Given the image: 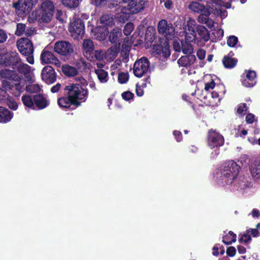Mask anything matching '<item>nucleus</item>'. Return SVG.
Here are the masks:
<instances>
[{
    "label": "nucleus",
    "instance_id": "nucleus-29",
    "mask_svg": "<svg viewBox=\"0 0 260 260\" xmlns=\"http://www.w3.org/2000/svg\"><path fill=\"white\" fill-rule=\"evenodd\" d=\"M198 35L205 42L209 40L210 38L209 34L207 29L204 26L199 25L197 27Z\"/></svg>",
    "mask_w": 260,
    "mask_h": 260
},
{
    "label": "nucleus",
    "instance_id": "nucleus-39",
    "mask_svg": "<svg viewBox=\"0 0 260 260\" xmlns=\"http://www.w3.org/2000/svg\"><path fill=\"white\" fill-rule=\"evenodd\" d=\"M210 14V12L208 9L205 10V11L201 13L199 16L198 22L200 23L204 24Z\"/></svg>",
    "mask_w": 260,
    "mask_h": 260
},
{
    "label": "nucleus",
    "instance_id": "nucleus-56",
    "mask_svg": "<svg viewBox=\"0 0 260 260\" xmlns=\"http://www.w3.org/2000/svg\"><path fill=\"white\" fill-rule=\"evenodd\" d=\"M236 250L233 246L229 247L226 250V253L230 256H233L235 255Z\"/></svg>",
    "mask_w": 260,
    "mask_h": 260
},
{
    "label": "nucleus",
    "instance_id": "nucleus-62",
    "mask_svg": "<svg viewBox=\"0 0 260 260\" xmlns=\"http://www.w3.org/2000/svg\"><path fill=\"white\" fill-rule=\"evenodd\" d=\"M34 32L35 28L34 27H30L26 28L24 34L26 36H31L34 34Z\"/></svg>",
    "mask_w": 260,
    "mask_h": 260
},
{
    "label": "nucleus",
    "instance_id": "nucleus-38",
    "mask_svg": "<svg viewBox=\"0 0 260 260\" xmlns=\"http://www.w3.org/2000/svg\"><path fill=\"white\" fill-rule=\"evenodd\" d=\"M62 4L70 8H76L79 4V0H61Z\"/></svg>",
    "mask_w": 260,
    "mask_h": 260
},
{
    "label": "nucleus",
    "instance_id": "nucleus-58",
    "mask_svg": "<svg viewBox=\"0 0 260 260\" xmlns=\"http://www.w3.org/2000/svg\"><path fill=\"white\" fill-rule=\"evenodd\" d=\"M121 65V61L119 59H117L115 60L114 63L111 66V68L113 70L118 69Z\"/></svg>",
    "mask_w": 260,
    "mask_h": 260
},
{
    "label": "nucleus",
    "instance_id": "nucleus-20",
    "mask_svg": "<svg viewBox=\"0 0 260 260\" xmlns=\"http://www.w3.org/2000/svg\"><path fill=\"white\" fill-rule=\"evenodd\" d=\"M109 32L107 28L105 27H100L96 29L94 34L95 38L99 41L104 40Z\"/></svg>",
    "mask_w": 260,
    "mask_h": 260
},
{
    "label": "nucleus",
    "instance_id": "nucleus-30",
    "mask_svg": "<svg viewBox=\"0 0 260 260\" xmlns=\"http://www.w3.org/2000/svg\"><path fill=\"white\" fill-rule=\"evenodd\" d=\"M9 60L13 66V69L16 67L21 62V59L18 53L16 52H12L9 56Z\"/></svg>",
    "mask_w": 260,
    "mask_h": 260
},
{
    "label": "nucleus",
    "instance_id": "nucleus-57",
    "mask_svg": "<svg viewBox=\"0 0 260 260\" xmlns=\"http://www.w3.org/2000/svg\"><path fill=\"white\" fill-rule=\"evenodd\" d=\"M8 105L10 109H13L14 110H16L18 107V105L16 102L11 100H10L8 101Z\"/></svg>",
    "mask_w": 260,
    "mask_h": 260
},
{
    "label": "nucleus",
    "instance_id": "nucleus-55",
    "mask_svg": "<svg viewBox=\"0 0 260 260\" xmlns=\"http://www.w3.org/2000/svg\"><path fill=\"white\" fill-rule=\"evenodd\" d=\"M248 79H249L245 78L242 81L243 85L247 87L253 86L256 82H252V81H250Z\"/></svg>",
    "mask_w": 260,
    "mask_h": 260
},
{
    "label": "nucleus",
    "instance_id": "nucleus-35",
    "mask_svg": "<svg viewBox=\"0 0 260 260\" xmlns=\"http://www.w3.org/2000/svg\"><path fill=\"white\" fill-rule=\"evenodd\" d=\"M21 100L23 104L27 107L31 108L34 105V99L32 100V98L29 95H23L21 98Z\"/></svg>",
    "mask_w": 260,
    "mask_h": 260
},
{
    "label": "nucleus",
    "instance_id": "nucleus-14",
    "mask_svg": "<svg viewBox=\"0 0 260 260\" xmlns=\"http://www.w3.org/2000/svg\"><path fill=\"white\" fill-rule=\"evenodd\" d=\"M196 61L194 55H188L181 56L177 61L179 67H188L192 65Z\"/></svg>",
    "mask_w": 260,
    "mask_h": 260
},
{
    "label": "nucleus",
    "instance_id": "nucleus-64",
    "mask_svg": "<svg viewBox=\"0 0 260 260\" xmlns=\"http://www.w3.org/2000/svg\"><path fill=\"white\" fill-rule=\"evenodd\" d=\"M121 56L122 58L123 61L127 62L128 60V52H125L124 50H122L121 53Z\"/></svg>",
    "mask_w": 260,
    "mask_h": 260
},
{
    "label": "nucleus",
    "instance_id": "nucleus-12",
    "mask_svg": "<svg viewBox=\"0 0 260 260\" xmlns=\"http://www.w3.org/2000/svg\"><path fill=\"white\" fill-rule=\"evenodd\" d=\"M43 80L47 84H51L56 80V76L53 68L50 66H45L42 70Z\"/></svg>",
    "mask_w": 260,
    "mask_h": 260
},
{
    "label": "nucleus",
    "instance_id": "nucleus-47",
    "mask_svg": "<svg viewBox=\"0 0 260 260\" xmlns=\"http://www.w3.org/2000/svg\"><path fill=\"white\" fill-rule=\"evenodd\" d=\"M134 24L132 23H127L124 28L123 33L125 36L129 35L134 30Z\"/></svg>",
    "mask_w": 260,
    "mask_h": 260
},
{
    "label": "nucleus",
    "instance_id": "nucleus-51",
    "mask_svg": "<svg viewBox=\"0 0 260 260\" xmlns=\"http://www.w3.org/2000/svg\"><path fill=\"white\" fill-rule=\"evenodd\" d=\"M247 110L246 104H241L237 108V113L240 115H243Z\"/></svg>",
    "mask_w": 260,
    "mask_h": 260
},
{
    "label": "nucleus",
    "instance_id": "nucleus-43",
    "mask_svg": "<svg viewBox=\"0 0 260 260\" xmlns=\"http://www.w3.org/2000/svg\"><path fill=\"white\" fill-rule=\"evenodd\" d=\"M14 69H17L20 73L23 74H26L29 71V67L27 64L23 63L22 62Z\"/></svg>",
    "mask_w": 260,
    "mask_h": 260
},
{
    "label": "nucleus",
    "instance_id": "nucleus-48",
    "mask_svg": "<svg viewBox=\"0 0 260 260\" xmlns=\"http://www.w3.org/2000/svg\"><path fill=\"white\" fill-rule=\"evenodd\" d=\"M183 42L181 40H176L173 43V48L175 51L180 52L182 51Z\"/></svg>",
    "mask_w": 260,
    "mask_h": 260
},
{
    "label": "nucleus",
    "instance_id": "nucleus-15",
    "mask_svg": "<svg viewBox=\"0 0 260 260\" xmlns=\"http://www.w3.org/2000/svg\"><path fill=\"white\" fill-rule=\"evenodd\" d=\"M119 46L120 43H118V46L111 47L107 51H105V59L108 61H113L118 54Z\"/></svg>",
    "mask_w": 260,
    "mask_h": 260
},
{
    "label": "nucleus",
    "instance_id": "nucleus-2",
    "mask_svg": "<svg viewBox=\"0 0 260 260\" xmlns=\"http://www.w3.org/2000/svg\"><path fill=\"white\" fill-rule=\"evenodd\" d=\"M225 165L223 167V170L221 171L220 184L222 185L234 184L241 189H244L247 185L243 181L242 177L237 178L240 167L237 164H223Z\"/></svg>",
    "mask_w": 260,
    "mask_h": 260
},
{
    "label": "nucleus",
    "instance_id": "nucleus-36",
    "mask_svg": "<svg viewBox=\"0 0 260 260\" xmlns=\"http://www.w3.org/2000/svg\"><path fill=\"white\" fill-rule=\"evenodd\" d=\"M182 51L184 54L188 55H192L193 49L192 45L187 42H183Z\"/></svg>",
    "mask_w": 260,
    "mask_h": 260
},
{
    "label": "nucleus",
    "instance_id": "nucleus-9",
    "mask_svg": "<svg viewBox=\"0 0 260 260\" xmlns=\"http://www.w3.org/2000/svg\"><path fill=\"white\" fill-rule=\"evenodd\" d=\"M149 68V62L145 57L137 60L134 65V74L137 77H141L146 73Z\"/></svg>",
    "mask_w": 260,
    "mask_h": 260
},
{
    "label": "nucleus",
    "instance_id": "nucleus-27",
    "mask_svg": "<svg viewBox=\"0 0 260 260\" xmlns=\"http://www.w3.org/2000/svg\"><path fill=\"white\" fill-rule=\"evenodd\" d=\"M54 10V6L50 1H45L41 4L40 11L53 14Z\"/></svg>",
    "mask_w": 260,
    "mask_h": 260
},
{
    "label": "nucleus",
    "instance_id": "nucleus-54",
    "mask_svg": "<svg viewBox=\"0 0 260 260\" xmlns=\"http://www.w3.org/2000/svg\"><path fill=\"white\" fill-rule=\"evenodd\" d=\"M7 33L3 29H0V43H4L7 39Z\"/></svg>",
    "mask_w": 260,
    "mask_h": 260
},
{
    "label": "nucleus",
    "instance_id": "nucleus-22",
    "mask_svg": "<svg viewBox=\"0 0 260 260\" xmlns=\"http://www.w3.org/2000/svg\"><path fill=\"white\" fill-rule=\"evenodd\" d=\"M61 70L65 75L69 77L75 76L78 74L77 69L75 67L68 64L63 65L61 67Z\"/></svg>",
    "mask_w": 260,
    "mask_h": 260
},
{
    "label": "nucleus",
    "instance_id": "nucleus-46",
    "mask_svg": "<svg viewBox=\"0 0 260 260\" xmlns=\"http://www.w3.org/2000/svg\"><path fill=\"white\" fill-rule=\"evenodd\" d=\"M26 89L30 92H38L40 91L41 88L38 84H31L26 86Z\"/></svg>",
    "mask_w": 260,
    "mask_h": 260
},
{
    "label": "nucleus",
    "instance_id": "nucleus-4",
    "mask_svg": "<svg viewBox=\"0 0 260 260\" xmlns=\"http://www.w3.org/2000/svg\"><path fill=\"white\" fill-rule=\"evenodd\" d=\"M64 90L76 105H79L78 100H85L88 95L87 89L80 86L79 83L70 84L66 86Z\"/></svg>",
    "mask_w": 260,
    "mask_h": 260
},
{
    "label": "nucleus",
    "instance_id": "nucleus-24",
    "mask_svg": "<svg viewBox=\"0 0 260 260\" xmlns=\"http://www.w3.org/2000/svg\"><path fill=\"white\" fill-rule=\"evenodd\" d=\"M12 118L11 112L7 109L0 107V120L2 122L9 121Z\"/></svg>",
    "mask_w": 260,
    "mask_h": 260
},
{
    "label": "nucleus",
    "instance_id": "nucleus-11",
    "mask_svg": "<svg viewBox=\"0 0 260 260\" xmlns=\"http://www.w3.org/2000/svg\"><path fill=\"white\" fill-rule=\"evenodd\" d=\"M13 6L15 9L16 13L20 17L27 15L32 7L29 0H18L13 3Z\"/></svg>",
    "mask_w": 260,
    "mask_h": 260
},
{
    "label": "nucleus",
    "instance_id": "nucleus-59",
    "mask_svg": "<svg viewBox=\"0 0 260 260\" xmlns=\"http://www.w3.org/2000/svg\"><path fill=\"white\" fill-rule=\"evenodd\" d=\"M215 85V84L213 80H212L211 82L205 84V90L206 91H208L210 89H212L214 87Z\"/></svg>",
    "mask_w": 260,
    "mask_h": 260
},
{
    "label": "nucleus",
    "instance_id": "nucleus-25",
    "mask_svg": "<svg viewBox=\"0 0 260 260\" xmlns=\"http://www.w3.org/2000/svg\"><path fill=\"white\" fill-rule=\"evenodd\" d=\"M58 104L60 107L64 108H68L72 105H76V104L74 103L73 100L70 98L69 95H68L67 97H63L59 99L58 100Z\"/></svg>",
    "mask_w": 260,
    "mask_h": 260
},
{
    "label": "nucleus",
    "instance_id": "nucleus-37",
    "mask_svg": "<svg viewBox=\"0 0 260 260\" xmlns=\"http://www.w3.org/2000/svg\"><path fill=\"white\" fill-rule=\"evenodd\" d=\"M74 64L77 68L78 70H84L87 67L86 62L83 58H80L76 60Z\"/></svg>",
    "mask_w": 260,
    "mask_h": 260
},
{
    "label": "nucleus",
    "instance_id": "nucleus-31",
    "mask_svg": "<svg viewBox=\"0 0 260 260\" xmlns=\"http://www.w3.org/2000/svg\"><path fill=\"white\" fill-rule=\"evenodd\" d=\"M236 240V235L232 231H230L229 234L223 237L222 242L226 244H231L232 242H235Z\"/></svg>",
    "mask_w": 260,
    "mask_h": 260
},
{
    "label": "nucleus",
    "instance_id": "nucleus-19",
    "mask_svg": "<svg viewBox=\"0 0 260 260\" xmlns=\"http://www.w3.org/2000/svg\"><path fill=\"white\" fill-rule=\"evenodd\" d=\"M34 101L39 109H44L49 105L47 99L41 94H37L34 96Z\"/></svg>",
    "mask_w": 260,
    "mask_h": 260
},
{
    "label": "nucleus",
    "instance_id": "nucleus-42",
    "mask_svg": "<svg viewBox=\"0 0 260 260\" xmlns=\"http://www.w3.org/2000/svg\"><path fill=\"white\" fill-rule=\"evenodd\" d=\"M196 38V32L195 31H186L185 35V42L187 43H191L195 41Z\"/></svg>",
    "mask_w": 260,
    "mask_h": 260
},
{
    "label": "nucleus",
    "instance_id": "nucleus-60",
    "mask_svg": "<svg viewBox=\"0 0 260 260\" xmlns=\"http://www.w3.org/2000/svg\"><path fill=\"white\" fill-rule=\"evenodd\" d=\"M197 56L200 59H203L206 55V52L203 49H199L197 53Z\"/></svg>",
    "mask_w": 260,
    "mask_h": 260
},
{
    "label": "nucleus",
    "instance_id": "nucleus-34",
    "mask_svg": "<svg viewBox=\"0 0 260 260\" xmlns=\"http://www.w3.org/2000/svg\"><path fill=\"white\" fill-rule=\"evenodd\" d=\"M101 23L106 25H112L113 24V18L111 15H103L100 19Z\"/></svg>",
    "mask_w": 260,
    "mask_h": 260
},
{
    "label": "nucleus",
    "instance_id": "nucleus-26",
    "mask_svg": "<svg viewBox=\"0 0 260 260\" xmlns=\"http://www.w3.org/2000/svg\"><path fill=\"white\" fill-rule=\"evenodd\" d=\"M221 5V2L220 0H209L207 3V8L210 13L217 11Z\"/></svg>",
    "mask_w": 260,
    "mask_h": 260
},
{
    "label": "nucleus",
    "instance_id": "nucleus-6",
    "mask_svg": "<svg viewBox=\"0 0 260 260\" xmlns=\"http://www.w3.org/2000/svg\"><path fill=\"white\" fill-rule=\"evenodd\" d=\"M69 31L74 39L81 38L84 33V24L83 21L79 18L74 17L70 23Z\"/></svg>",
    "mask_w": 260,
    "mask_h": 260
},
{
    "label": "nucleus",
    "instance_id": "nucleus-18",
    "mask_svg": "<svg viewBox=\"0 0 260 260\" xmlns=\"http://www.w3.org/2000/svg\"><path fill=\"white\" fill-rule=\"evenodd\" d=\"M122 36L121 29L116 27L110 31L109 36V40L112 43H118Z\"/></svg>",
    "mask_w": 260,
    "mask_h": 260
},
{
    "label": "nucleus",
    "instance_id": "nucleus-7",
    "mask_svg": "<svg viewBox=\"0 0 260 260\" xmlns=\"http://www.w3.org/2000/svg\"><path fill=\"white\" fill-rule=\"evenodd\" d=\"M224 143L223 137L219 133L212 129L209 131L208 135V146L212 149L215 148V154L219 153V147L222 146Z\"/></svg>",
    "mask_w": 260,
    "mask_h": 260
},
{
    "label": "nucleus",
    "instance_id": "nucleus-10",
    "mask_svg": "<svg viewBox=\"0 0 260 260\" xmlns=\"http://www.w3.org/2000/svg\"><path fill=\"white\" fill-rule=\"evenodd\" d=\"M0 75L3 78L12 79L15 81L16 82V83H14L15 86L18 91L22 89L24 85L23 80L16 75L15 72L12 70L7 69H3L1 71Z\"/></svg>",
    "mask_w": 260,
    "mask_h": 260
},
{
    "label": "nucleus",
    "instance_id": "nucleus-41",
    "mask_svg": "<svg viewBox=\"0 0 260 260\" xmlns=\"http://www.w3.org/2000/svg\"><path fill=\"white\" fill-rule=\"evenodd\" d=\"M186 30L188 31H195L196 28V22L191 18H189L186 23Z\"/></svg>",
    "mask_w": 260,
    "mask_h": 260
},
{
    "label": "nucleus",
    "instance_id": "nucleus-32",
    "mask_svg": "<svg viewBox=\"0 0 260 260\" xmlns=\"http://www.w3.org/2000/svg\"><path fill=\"white\" fill-rule=\"evenodd\" d=\"M98 79L102 83H106L108 81V73L103 69H98L95 71Z\"/></svg>",
    "mask_w": 260,
    "mask_h": 260
},
{
    "label": "nucleus",
    "instance_id": "nucleus-45",
    "mask_svg": "<svg viewBox=\"0 0 260 260\" xmlns=\"http://www.w3.org/2000/svg\"><path fill=\"white\" fill-rule=\"evenodd\" d=\"M128 78L129 76L127 72H121L118 75V80L119 83L123 84L128 81Z\"/></svg>",
    "mask_w": 260,
    "mask_h": 260
},
{
    "label": "nucleus",
    "instance_id": "nucleus-17",
    "mask_svg": "<svg viewBox=\"0 0 260 260\" xmlns=\"http://www.w3.org/2000/svg\"><path fill=\"white\" fill-rule=\"evenodd\" d=\"M82 49L86 56L90 55L94 49L93 41L90 39H84L82 43Z\"/></svg>",
    "mask_w": 260,
    "mask_h": 260
},
{
    "label": "nucleus",
    "instance_id": "nucleus-8",
    "mask_svg": "<svg viewBox=\"0 0 260 260\" xmlns=\"http://www.w3.org/2000/svg\"><path fill=\"white\" fill-rule=\"evenodd\" d=\"M54 50L57 54L68 58L73 52L74 48L69 42L61 41L55 43Z\"/></svg>",
    "mask_w": 260,
    "mask_h": 260
},
{
    "label": "nucleus",
    "instance_id": "nucleus-1",
    "mask_svg": "<svg viewBox=\"0 0 260 260\" xmlns=\"http://www.w3.org/2000/svg\"><path fill=\"white\" fill-rule=\"evenodd\" d=\"M141 0H111L110 4L118 7L115 19L119 22L124 23L130 14H136L143 9Z\"/></svg>",
    "mask_w": 260,
    "mask_h": 260
},
{
    "label": "nucleus",
    "instance_id": "nucleus-44",
    "mask_svg": "<svg viewBox=\"0 0 260 260\" xmlns=\"http://www.w3.org/2000/svg\"><path fill=\"white\" fill-rule=\"evenodd\" d=\"M26 29V25L23 23H17V28L15 31V35L18 36H21L24 34Z\"/></svg>",
    "mask_w": 260,
    "mask_h": 260
},
{
    "label": "nucleus",
    "instance_id": "nucleus-63",
    "mask_svg": "<svg viewBox=\"0 0 260 260\" xmlns=\"http://www.w3.org/2000/svg\"><path fill=\"white\" fill-rule=\"evenodd\" d=\"M56 18L60 22H63L64 21V19L63 18V13L60 10L57 11L56 13Z\"/></svg>",
    "mask_w": 260,
    "mask_h": 260
},
{
    "label": "nucleus",
    "instance_id": "nucleus-61",
    "mask_svg": "<svg viewBox=\"0 0 260 260\" xmlns=\"http://www.w3.org/2000/svg\"><path fill=\"white\" fill-rule=\"evenodd\" d=\"M50 64H53L55 66H56L57 68H59L61 67V61L57 58L55 56L54 57V58L52 59V61L50 63Z\"/></svg>",
    "mask_w": 260,
    "mask_h": 260
},
{
    "label": "nucleus",
    "instance_id": "nucleus-13",
    "mask_svg": "<svg viewBox=\"0 0 260 260\" xmlns=\"http://www.w3.org/2000/svg\"><path fill=\"white\" fill-rule=\"evenodd\" d=\"M258 234L259 232L256 229L248 230L241 235L239 241L241 243L247 244L251 241V236L256 237L258 236Z\"/></svg>",
    "mask_w": 260,
    "mask_h": 260
},
{
    "label": "nucleus",
    "instance_id": "nucleus-5",
    "mask_svg": "<svg viewBox=\"0 0 260 260\" xmlns=\"http://www.w3.org/2000/svg\"><path fill=\"white\" fill-rule=\"evenodd\" d=\"M17 46L19 52L26 57L27 62L34 64V48L30 41L27 38H22L17 41Z\"/></svg>",
    "mask_w": 260,
    "mask_h": 260
},
{
    "label": "nucleus",
    "instance_id": "nucleus-28",
    "mask_svg": "<svg viewBox=\"0 0 260 260\" xmlns=\"http://www.w3.org/2000/svg\"><path fill=\"white\" fill-rule=\"evenodd\" d=\"M250 170L252 176L255 179L260 180V164H251Z\"/></svg>",
    "mask_w": 260,
    "mask_h": 260
},
{
    "label": "nucleus",
    "instance_id": "nucleus-16",
    "mask_svg": "<svg viewBox=\"0 0 260 260\" xmlns=\"http://www.w3.org/2000/svg\"><path fill=\"white\" fill-rule=\"evenodd\" d=\"M41 16L39 18L37 16V12H32L31 17L35 20L38 19L39 21L40 22H49L53 16V14L51 13H48L45 12L41 11Z\"/></svg>",
    "mask_w": 260,
    "mask_h": 260
},
{
    "label": "nucleus",
    "instance_id": "nucleus-3",
    "mask_svg": "<svg viewBox=\"0 0 260 260\" xmlns=\"http://www.w3.org/2000/svg\"><path fill=\"white\" fill-rule=\"evenodd\" d=\"M157 29L158 32L163 35L167 40L165 41L163 46H154L153 49L156 54H162L164 58H167L170 55V45L168 40H171L174 37L175 28L171 23H168L166 20L162 19L159 21Z\"/></svg>",
    "mask_w": 260,
    "mask_h": 260
},
{
    "label": "nucleus",
    "instance_id": "nucleus-53",
    "mask_svg": "<svg viewBox=\"0 0 260 260\" xmlns=\"http://www.w3.org/2000/svg\"><path fill=\"white\" fill-rule=\"evenodd\" d=\"M122 98L125 101H129L133 99L134 94L130 91H125L121 94Z\"/></svg>",
    "mask_w": 260,
    "mask_h": 260
},
{
    "label": "nucleus",
    "instance_id": "nucleus-50",
    "mask_svg": "<svg viewBox=\"0 0 260 260\" xmlns=\"http://www.w3.org/2000/svg\"><path fill=\"white\" fill-rule=\"evenodd\" d=\"M75 81L78 83H79L82 87L84 88L86 87V86L88 84V82L87 80L82 76H78L75 78Z\"/></svg>",
    "mask_w": 260,
    "mask_h": 260
},
{
    "label": "nucleus",
    "instance_id": "nucleus-33",
    "mask_svg": "<svg viewBox=\"0 0 260 260\" xmlns=\"http://www.w3.org/2000/svg\"><path fill=\"white\" fill-rule=\"evenodd\" d=\"M222 62L224 66L227 68H233L237 63L236 60L230 57H224Z\"/></svg>",
    "mask_w": 260,
    "mask_h": 260
},
{
    "label": "nucleus",
    "instance_id": "nucleus-40",
    "mask_svg": "<svg viewBox=\"0 0 260 260\" xmlns=\"http://www.w3.org/2000/svg\"><path fill=\"white\" fill-rule=\"evenodd\" d=\"M105 50H95L93 53V56L92 58H95L97 60H103L105 59Z\"/></svg>",
    "mask_w": 260,
    "mask_h": 260
},
{
    "label": "nucleus",
    "instance_id": "nucleus-23",
    "mask_svg": "<svg viewBox=\"0 0 260 260\" xmlns=\"http://www.w3.org/2000/svg\"><path fill=\"white\" fill-rule=\"evenodd\" d=\"M55 56L51 52L43 50L41 55V60L44 64H49L51 62Z\"/></svg>",
    "mask_w": 260,
    "mask_h": 260
},
{
    "label": "nucleus",
    "instance_id": "nucleus-49",
    "mask_svg": "<svg viewBox=\"0 0 260 260\" xmlns=\"http://www.w3.org/2000/svg\"><path fill=\"white\" fill-rule=\"evenodd\" d=\"M238 43V38L234 36H230L227 40V44L230 47H234Z\"/></svg>",
    "mask_w": 260,
    "mask_h": 260
},
{
    "label": "nucleus",
    "instance_id": "nucleus-52",
    "mask_svg": "<svg viewBox=\"0 0 260 260\" xmlns=\"http://www.w3.org/2000/svg\"><path fill=\"white\" fill-rule=\"evenodd\" d=\"M245 78L249 79L248 80H250V81H252V82H255L256 73L254 71H249L247 73Z\"/></svg>",
    "mask_w": 260,
    "mask_h": 260
},
{
    "label": "nucleus",
    "instance_id": "nucleus-21",
    "mask_svg": "<svg viewBox=\"0 0 260 260\" xmlns=\"http://www.w3.org/2000/svg\"><path fill=\"white\" fill-rule=\"evenodd\" d=\"M188 8L191 11L197 13H201L207 9L203 4L197 2H191L188 6Z\"/></svg>",
    "mask_w": 260,
    "mask_h": 260
}]
</instances>
